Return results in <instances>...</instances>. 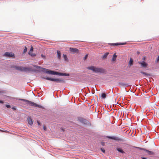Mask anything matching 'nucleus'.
Here are the masks:
<instances>
[{
    "label": "nucleus",
    "instance_id": "nucleus-1",
    "mask_svg": "<svg viewBox=\"0 0 159 159\" xmlns=\"http://www.w3.org/2000/svg\"><path fill=\"white\" fill-rule=\"evenodd\" d=\"M42 69L43 71L49 74L58 75H59L69 76V74H68L59 73L53 71L45 68H43Z\"/></svg>",
    "mask_w": 159,
    "mask_h": 159
},
{
    "label": "nucleus",
    "instance_id": "nucleus-2",
    "mask_svg": "<svg viewBox=\"0 0 159 159\" xmlns=\"http://www.w3.org/2000/svg\"><path fill=\"white\" fill-rule=\"evenodd\" d=\"M87 68L89 70H92L93 71L96 73H106V71L104 69L93 66L88 67Z\"/></svg>",
    "mask_w": 159,
    "mask_h": 159
},
{
    "label": "nucleus",
    "instance_id": "nucleus-3",
    "mask_svg": "<svg viewBox=\"0 0 159 159\" xmlns=\"http://www.w3.org/2000/svg\"><path fill=\"white\" fill-rule=\"evenodd\" d=\"M14 67L17 70L25 72H30L33 71V69L30 67H23L21 66H15Z\"/></svg>",
    "mask_w": 159,
    "mask_h": 159
},
{
    "label": "nucleus",
    "instance_id": "nucleus-4",
    "mask_svg": "<svg viewBox=\"0 0 159 159\" xmlns=\"http://www.w3.org/2000/svg\"><path fill=\"white\" fill-rule=\"evenodd\" d=\"M20 100L26 102L27 104L29 105L30 106H32L35 107H37L40 108H43V107L40 105H39L38 104L35 103L34 102L29 101L28 100L24 99H20Z\"/></svg>",
    "mask_w": 159,
    "mask_h": 159
},
{
    "label": "nucleus",
    "instance_id": "nucleus-5",
    "mask_svg": "<svg viewBox=\"0 0 159 159\" xmlns=\"http://www.w3.org/2000/svg\"><path fill=\"white\" fill-rule=\"evenodd\" d=\"M46 79L47 80L54 81L57 83H61L64 81L62 80L61 79H54L48 77L46 78Z\"/></svg>",
    "mask_w": 159,
    "mask_h": 159
},
{
    "label": "nucleus",
    "instance_id": "nucleus-6",
    "mask_svg": "<svg viewBox=\"0 0 159 159\" xmlns=\"http://www.w3.org/2000/svg\"><path fill=\"white\" fill-rule=\"evenodd\" d=\"M107 138L111 139H113L115 140L118 141H121L123 142L124 141V140L122 138H119L116 136H107Z\"/></svg>",
    "mask_w": 159,
    "mask_h": 159
},
{
    "label": "nucleus",
    "instance_id": "nucleus-7",
    "mask_svg": "<svg viewBox=\"0 0 159 159\" xmlns=\"http://www.w3.org/2000/svg\"><path fill=\"white\" fill-rule=\"evenodd\" d=\"M138 63L141 65V66L142 67L146 68L148 65V64L144 61L139 62Z\"/></svg>",
    "mask_w": 159,
    "mask_h": 159
},
{
    "label": "nucleus",
    "instance_id": "nucleus-8",
    "mask_svg": "<svg viewBox=\"0 0 159 159\" xmlns=\"http://www.w3.org/2000/svg\"><path fill=\"white\" fill-rule=\"evenodd\" d=\"M126 44V43H109V45L111 46H116L118 45H124Z\"/></svg>",
    "mask_w": 159,
    "mask_h": 159
},
{
    "label": "nucleus",
    "instance_id": "nucleus-9",
    "mask_svg": "<svg viewBox=\"0 0 159 159\" xmlns=\"http://www.w3.org/2000/svg\"><path fill=\"white\" fill-rule=\"evenodd\" d=\"M69 49L70 52L73 53H78L79 52V50L77 48H70Z\"/></svg>",
    "mask_w": 159,
    "mask_h": 159
},
{
    "label": "nucleus",
    "instance_id": "nucleus-10",
    "mask_svg": "<svg viewBox=\"0 0 159 159\" xmlns=\"http://www.w3.org/2000/svg\"><path fill=\"white\" fill-rule=\"evenodd\" d=\"M4 55L7 57H14V55L12 52H6L4 54Z\"/></svg>",
    "mask_w": 159,
    "mask_h": 159
},
{
    "label": "nucleus",
    "instance_id": "nucleus-11",
    "mask_svg": "<svg viewBox=\"0 0 159 159\" xmlns=\"http://www.w3.org/2000/svg\"><path fill=\"white\" fill-rule=\"evenodd\" d=\"M28 123L30 125H32L33 122L32 120L30 117H29L28 118Z\"/></svg>",
    "mask_w": 159,
    "mask_h": 159
},
{
    "label": "nucleus",
    "instance_id": "nucleus-12",
    "mask_svg": "<svg viewBox=\"0 0 159 159\" xmlns=\"http://www.w3.org/2000/svg\"><path fill=\"white\" fill-rule=\"evenodd\" d=\"M33 48L32 47L31 48L29 52V54H30L32 56H34L35 55V54H32V52L33 51Z\"/></svg>",
    "mask_w": 159,
    "mask_h": 159
},
{
    "label": "nucleus",
    "instance_id": "nucleus-13",
    "mask_svg": "<svg viewBox=\"0 0 159 159\" xmlns=\"http://www.w3.org/2000/svg\"><path fill=\"white\" fill-rule=\"evenodd\" d=\"M119 84L120 85L121 87H127L128 86V84L126 83H122V82H120L119 83Z\"/></svg>",
    "mask_w": 159,
    "mask_h": 159
},
{
    "label": "nucleus",
    "instance_id": "nucleus-14",
    "mask_svg": "<svg viewBox=\"0 0 159 159\" xmlns=\"http://www.w3.org/2000/svg\"><path fill=\"white\" fill-rule=\"evenodd\" d=\"M145 152H146L149 155H153L154 154V153L153 152L150 151L147 149L146 150Z\"/></svg>",
    "mask_w": 159,
    "mask_h": 159
},
{
    "label": "nucleus",
    "instance_id": "nucleus-15",
    "mask_svg": "<svg viewBox=\"0 0 159 159\" xmlns=\"http://www.w3.org/2000/svg\"><path fill=\"white\" fill-rule=\"evenodd\" d=\"M57 56L59 59H60L61 57V52L59 51H57Z\"/></svg>",
    "mask_w": 159,
    "mask_h": 159
},
{
    "label": "nucleus",
    "instance_id": "nucleus-16",
    "mask_svg": "<svg viewBox=\"0 0 159 159\" xmlns=\"http://www.w3.org/2000/svg\"><path fill=\"white\" fill-rule=\"evenodd\" d=\"M116 150L119 152H120L121 153H125V152L121 148H116Z\"/></svg>",
    "mask_w": 159,
    "mask_h": 159
},
{
    "label": "nucleus",
    "instance_id": "nucleus-17",
    "mask_svg": "<svg viewBox=\"0 0 159 159\" xmlns=\"http://www.w3.org/2000/svg\"><path fill=\"white\" fill-rule=\"evenodd\" d=\"M108 54V52H106V53H105L102 56V58L103 59H105L107 57Z\"/></svg>",
    "mask_w": 159,
    "mask_h": 159
},
{
    "label": "nucleus",
    "instance_id": "nucleus-18",
    "mask_svg": "<svg viewBox=\"0 0 159 159\" xmlns=\"http://www.w3.org/2000/svg\"><path fill=\"white\" fill-rule=\"evenodd\" d=\"M116 57L117 56L115 54H114L113 55V57L112 58L111 61H115L116 59Z\"/></svg>",
    "mask_w": 159,
    "mask_h": 159
},
{
    "label": "nucleus",
    "instance_id": "nucleus-19",
    "mask_svg": "<svg viewBox=\"0 0 159 159\" xmlns=\"http://www.w3.org/2000/svg\"><path fill=\"white\" fill-rule=\"evenodd\" d=\"M133 60L132 58H130V59L129 61V64L130 66L133 65Z\"/></svg>",
    "mask_w": 159,
    "mask_h": 159
},
{
    "label": "nucleus",
    "instance_id": "nucleus-20",
    "mask_svg": "<svg viewBox=\"0 0 159 159\" xmlns=\"http://www.w3.org/2000/svg\"><path fill=\"white\" fill-rule=\"evenodd\" d=\"M106 97V94L105 93H102L101 95V97L102 98L104 99Z\"/></svg>",
    "mask_w": 159,
    "mask_h": 159
},
{
    "label": "nucleus",
    "instance_id": "nucleus-21",
    "mask_svg": "<svg viewBox=\"0 0 159 159\" xmlns=\"http://www.w3.org/2000/svg\"><path fill=\"white\" fill-rule=\"evenodd\" d=\"M63 56L64 60L66 61H67V58L66 55V54H64Z\"/></svg>",
    "mask_w": 159,
    "mask_h": 159
},
{
    "label": "nucleus",
    "instance_id": "nucleus-22",
    "mask_svg": "<svg viewBox=\"0 0 159 159\" xmlns=\"http://www.w3.org/2000/svg\"><path fill=\"white\" fill-rule=\"evenodd\" d=\"M141 73L147 76L150 75L148 73L144 72L143 71L141 72Z\"/></svg>",
    "mask_w": 159,
    "mask_h": 159
},
{
    "label": "nucleus",
    "instance_id": "nucleus-23",
    "mask_svg": "<svg viewBox=\"0 0 159 159\" xmlns=\"http://www.w3.org/2000/svg\"><path fill=\"white\" fill-rule=\"evenodd\" d=\"M139 148V149H140L141 150H143L145 152L146 151V149H145V148Z\"/></svg>",
    "mask_w": 159,
    "mask_h": 159
},
{
    "label": "nucleus",
    "instance_id": "nucleus-24",
    "mask_svg": "<svg viewBox=\"0 0 159 159\" xmlns=\"http://www.w3.org/2000/svg\"><path fill=\"white\" fill-rule=\"evenodd\" d=\"M27 48L26 47H25V48L24 50V53L26 52L27 51Z\"/></svg>",
    "mask_w": 159,
    "mask_h": 159
},
{
    "label": "nucleus",
    "instance_id": "nucleus-25",
    "mask_svg": "<svg viewBox=\"0 0 159 159\" xmlns=\"http://www.w3.org/2000/svg\"><path fill=\"white\" fill-rule=\"evenodd\" d=\"M6 107L8 108H11V106L10 105H6Z\"/></svg>",
    "mask_w": 159,
    "mask_h": 159
},
{
    "label": "nucleus",
    "instance_id": "nucleus-26",
    "mask_svg": "<svg viewBox=\"0 0 159 159\" xmlns=\"http://www.w3.org/2000/svg\"><path fill=\"white\" fill-rule=\"evenodd\" d=\"M159 61V55L158 56V57L156 59V62H158Z\"/></svg>",
    "mask_w": 159,
    "mask_h": 159
},
{
    "label": "nucleus",
    "instance_id": "nucleus-27",
    "mask_svg": "<svg viewBox=\"0 0 159 159\" xmlns=\"http://www.w3.org/2000/svg\"><path fill=\"white\" fill-rule=\"evenodd\" d=\"M0 131H2V132H4L5 133H8V131L7 130H5V131H2V130H0Z\"/></svg>",
    "mask_w": 159,
    "mask_h": 159
},
{
    "label": "nucleus",
    "instance_id": "nucleus-28",
    "mask_svg": "<svg viewBox=\"0 0 159 159\" xmlns=\"http://www.w3.org/2000/svg\"><path fill=\"white\" fill-rule=\"evenodd\" d=\"M43 128L44 130H46V127L45 126H43Z\"/></svg>",
    "mask_w": 159,
    "mask_h": 159
},
{
    "label": "nucleus",
    "instance_id": "nucleus-29",
    "mask_svg": "<svg viewBox=\"0 0 159 159\" xmlns=\"http://www.w3.org/2000/svg\"><path fill=\"white\" fill-rule=\"evenodd\" d=\"M88 54H86V55L84 57V59H86L87 58V57H88Z\"/></svg>",
    "mask_w": 159,
    "mask_h": 159
},
{
    "label": "nucleus",
    "instance_id": "nucleus-30",
    "mask_svg": "<svg viewBox=\"0 0 159 159\" xmlns=\"http://www.w3.org/2000/svg\"><path fill=\"white\" fill-rule=\"evenodd\" d=\"M41 57L42 58H45V56L44 55H43L41 54Z\"/></svg>",
    "mask_w": 159,
    "mask_h": 159
},
{
    "label": "nucleus",
    "instance_id": "nucleus-31",
    "mask_svg": "<svg viewBox=\"0 0 159 159\" xmlns=\"http://www.w3.org/2000/svg\"><path fill=\"white\" fill-rule=\"evenodd\" d=\"M101 150H102V151L103 152V153H105V151L103 149H102V148H101Z\"/></svg>",
    "mask_w": 159,
    "mask_h": 159
},
{
    "label": "nucleus",
    "instance_id": "nucleus-32",
    "mask_svg": "<svg viewBox=\"0 0 159 159\" xmlns=\"http://www.w3.org/2000/svg\"><path fill=\"white\" fill-rule=\"evenodd\" d=\"M0 103H3V102L2 101L0 100Z\"/></svg>",
    "mask_w": 159,
    "mask_h": 159
},
{
    "label": "nucleus",
    "instance_id": "nucleus-33",
    "mask_svg": "<svg viewBox=\"0 0 159 159\" xmlns=\"http://www.w3.org/2000/svg\"><path fill=\"white\" fill-rule=\"evenodd\" d=\"M140 52L139 51H137V54L139 55L140 54Z\"/></svg>",
    "mask_w": 159,
    "mask_h": 159
},
{
    "label": "nucleus",
    "instance_id": "nucleus-34",
    "mask_svg": "<svg viewBox=\"0 0 159 159\" xmlns=\"http://www.w3.org/2000/svg\"><path fill=\"white\" fill-rule=\"evenodd\" d=\"M37 122H38V124L39 125H40V123L39 121H37Z\"/></svg>",
    "mask_w": 159,
    "mask_h": 159
},
{
    "label": "nucleus",
    "instance_id": "nucleus-35",
    "mask_svg": "<svg viewBox=\"0 0 159 159\" xmlns=\"http://www.w3.org/2000/svg\"><path fill=\"white\" fill-rule=\"evenodd\" d=\"M141 158L143 159H147V158H146L145 157H142Z\"/></svg>",
    "mask_w": 159,
    "mask_h": 159
},
{
    "label": "nucleus",
    "instance_id": "nucleus-36",
    "mask_svg": "<svg viewBox=\"0 0 159 159\" xmlns=\"http://www.w3.org/2000/svg\"><path fill=\"white\" fill-rule=\"evenodd\" d=\"M12 109H15V108H12Z\"/></svg>",
    "mask_w": 159,
    "mask_h": 159
},
{
    "label": "nucleus",
    "instance_id": "nucleus-37",
    "mask_svg": "<svg viewBox=\"0 0 159 159\" xmlns=\"http://www.w3.org/2000/svg\"><path fill=\"white\" fill-rule=\"evenodd\" d=\"M1 93V91H0V93Z\"/></svg>",
    "mask_w": 159,
    "mask_h": 159
}]
</instances>
